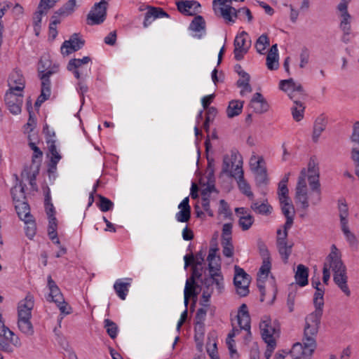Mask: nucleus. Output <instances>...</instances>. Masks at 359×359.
Here are the masks:
<instances>
[{
	"mask_svg": "<svg viewBox=\"0 0 359 359\" xmlns=\"http://www.w3.org/2000/svg\"><path fill=\"white\" fill-rule=\"evenodd\" d=\"M333 271V280L341 291L346 296L350 297L351 292L348 285L347 270L341 260V255L335 245L331 246V252L325 259L323 269V282L327 285L330 273Z\"/></svg>",
	"mask_w": 359,
	"mask_h": 359,
	"instance_id": "obj_1",
	"label": "nucleus"
},
{
	"mask_svg": "<svg viewBox=\"0 0 359 359\" xmlns=\"http://www.w3.org/2000/svg\"><path fill=\"white\" fill-rule=\"evenodd\" d=\"M217 251V249L214 248L209 250L207 260L208 262L210 276L205 278L203 284L208 289H212V286L215 285L218 292H221L223 288V277L219 272V257L216 256Z\"/></svg>",
	"mask_w": 359,
	"mask_h": 359,
	"instance_id": "obj_2",
	"label": "nucleus"
},
{
	"mask_svg": "<svg viewBox=\"0 0 359 359\" xmlns=\"http://www.w3.org/2000/svg\"><path fill=\"white\" fill-rule=\"evenodd\" d=\"M212 4L215 11L217 12L218 9L221 16L227 22H234L235 18L240 14L247 16L249 22L252 20V13L248 8L244 7L236 10L231 6V0H213Z\"/></svg>",
	"mask_w": 359,
	"mask_h": 359,
	"instance_id": "obj_3",
	"label": "nucleus"
},
{
	"mask_svg": "<svg viewBox=\"0 0 359 359\" xmlns=\"http://www.w3.org/2000/svg\"><path fill=\"white\" fill-rule=\"evenodd\" d=\"M306 177L311 189L310 192L311 204L317 205L321 201V191L319 182V169L318 164L313 158H311L309 162Z\"/></svg>",
	"mask_w": 359,
	"mask_h": 359,
	"instance_id": "obj_4",
	"label": "nucleus"
},
{
	"mask_svg": "<svg viewBox=\"0 0 359 359\" xmlns=\"http://www.w3.org/2000/svg\"><path fill=\"white\" fill-rule=\"evenodd\" d=\"M306 177L311 189L310 192L311 204L317 205L321 201V191L319 182V169L318 164L313 158H311L309 162Z\"/></svg>",
	"mask_w": 359,
	"mask_h": 359,
	"instance_id": "obj_5",
	"label": "nucleus"
},
{
	"mask_svg": "<svg viewBox=\"0 0 359 359\" xmlns=\"http://www.w3.org/2000/svg\"><path fill=\"white\" fill-rule=\"evenodd\" d=\"M47 280L48 287L50 291L47 300L55 303L62 313L69 314L71 313V308L65 301L60 288L50 276H48Z\"/></svg>",
	"mask_w": 359,
	"mask_h": 359,
	"instance_id": "obj_6",
	"label": "nucleus"
},
{
	"mask_svg": "<svg viewBox=\"0 0 359 359\" xmlns=\"http://www.w3.org/2000/svg\"><path fill=\"white\" fill-rule=\"evenodd\" d=\"M322 315V311L315 310L306 317L304 339L316 341V337L318 332Z\"/></svg>",
	"mask_w": 359,
	"mask_h": 359,
	"instance_id": "obj_7",
	"label": "nucleus"
},
{
	"mask_svg": "<svg viewBox=\"0 0 359 359\" xmlns=\"http://www.w3.org/2000/svg\"><path fill=\"white\" fill-rule=\"evenodd\" d=\"M262 337L265 342L276 343L279 337V326L273 323L269 316H264L260 324Z\"/></svg>",
	"mask_w": 359,
	"mask_h": 359,
	"instance_id": "obj_8",
	"label": "nucleus"
},
{
	"mask_svg": "<svg viewBox=\"0 0 359 359\" xmlns=\"http://www.w3.org/2000/svg\"><path fill=\"white\" fill-rule=\"evenodd\" d=\"M303 344L297 343L293 345L290 354L294 359H310L316 347V342L311 339L306 340L303 338Z\"/></svg>",
	"mask_w": 359,
	"mask_h": 359,
	"instance_id": "obj_9",
	"label": "nucleus"
},
{
	"mask_svg": "<svg viewBox=\"0 0 359 359\" xmlns=\"http://www.w3.org/2000/svg\"><path fill=\"white\" fill-rule=\"evenodd\" d=\"M295 191L296 200L301 203L302 208L307 209L309 206V198L311 199V197L310 196H308L306 170L305 168H303L300 172Z\"/></svg>",
	"mask_w": 359,
	"mask_h": 359,
	"instance_id": "obj_10",
	"label": "nucleus"
},
{
	"mask_svg": "<svg viewBox=\"0 0 359 359\" xmlns=\"http://www.w3.org/2000/svg\"><path fill=\"white\" fill-rule=\"evenodd\" d=\"M287 236L288 230H285V229H283V231L281 229L277 231L276 245L278 252L285 262H287L294 245L292 241H287Z\"/></svg>",
	"mask_w": 359,
	"mask_h": 359,
	"instance_id": "obj_11",
	"label": "nucleus"
},
{
	"mask_svg": "<svg viewBox=\"0 0 359 359\" xmlns=\"http://www.w3.org/2000/svg\"><path fill=\"white\" fill-rule=\"evenodd\" d=\"M234 269L235 275L233 282L237 293L241 297H245L249 293V285L250 283V276L238 266H235Z\"/></svg>",
	"mask_w": 359,
	"mask_h": 359,
	"instance_id": "obj_12",
	"label": "nucleus"
},
{
	"mask_svg": "<svg viewBox=\"0 0 359 359\" xmlns=\"http://www.w3.org/2000/svg\"><path fill=\"white\" fill-rule=\"evenodd\" d=\"M107 6L105 0L96 3L88 15V24L93 25L103 22L106 18Z\"/></svg>",
	"mask_w": 359,
	"mask_h": 359,
	"instance_id": "obj_13",
	"label": "nucleus"
},
{
	"mask_svg": "<svg viewBox=\"0 0 359 359\" xmlns=\"http://www.w3.org/2000/svg\"><path fill=\"white\" fill-rule=\"evenodd\" d=\"M278 198L282 212L286 218V222L283 225V229L289 230L293 224L295 214L294 208L288 194L278 195Z\"/></svg>",
	"mask_w": 359,
	"mask_h": 359,
	"instance_id": "obj_14",
	"label": "nucleus"
},
{
	"mask_svg": "<svg viewBox=\"0 0 359 359\" xmlns=\"http://www.w3.org/2000/svg\"><path fill=\"white\" fill-rule=\"evenodd\" d=\"M237 154L234 152H232L230 156L228 154L224 156L221 175H226L227 176L233 178L237 177L236 169L237 167L240 169H243L242 161H238L237 164L234 165L237 161Z\"/></svg>",
	"mask_w": 359,
	"mask_h": 359,
	"instance_id": "obj_15",
	"label": "nucleus"
},
{
	"mask_svg": "<svg viewBox=\"0 0 359 359\" xmlns=\"http://www.w3.org/2000/svg\"><path fill=\"white\" fill-rule=\"evenodd\" d=\"M55 73H56L55 68L52 71H48L47 73H46V74H41L39 76L41 80V90L40 95L35 102L36 107H39L43 102H44L50 97L51 95V82L50 80V76Z\"/></svg>",
	"mask_w": 359,
	"mask_h": 359,
	"instance_id": "obj_16",
	"label": "nucleus"
},
{
	"mask_svg": "<svg viewBox=\"0 0 359 359\" xmlns=\"http://www.w3.org/2000/svg\"><path fill=\"white\" fill-rule=\"evenodd\" d=\"M23 95L22 92L8 90L5 95L6 104L13 114H18L21 112Z\"/></svg>",
	"mask_w": 359,
	"mask_h": 359,
	"instance_id": "obj_17",
	"label": "nucleus"
},
{
	"mask_svg": "<svg viewBox=\"0 0 359 359\" xmlns=\"http://www.w3.org/2000/svg\"><path fill=\"white\" fill-rule=\"evenodd\" d=\"M279 88L287 93L290 99H294L295 94L304 96V90L299 83H296L292 79L282 80L280 81Z\"/></svg>",
	"mask_w": 359,
	"mask_h": 359,
	"instance_id": "obj_18",
	"label": "nucleus"
},
{
	"mask_svg": "<svg viewBox=\"0 0 359 359\" xmlns=\"http://www.w3.org/2000/svg\"><path fill=\"white\" fill-rule=\"evenodd\" d=\"M13 346H20V340L18 337H14V333L12 331H6L4 334L0 336V351L12 353Z\"/></svg>",
	"mask_w": 359,
	"mask_h": 359,
	"instance_id": "obj_19",
	"label": "nucleus"
},
{
	"mask_svg": "<svg viewBox=\"0 0 359 359\" xmlns=\"http://www.w3.org/2000/svg\"><path fill=\"white\" fill-rule=\"evenodd\" d=\"M248 35L245 32H243L239 35L236 36L234 40V57L236 60H241L243 58L245 54L247 53L249 46L246 44Z\"/></svg>",
	"mask_w": 359,
	"mask_h": 359,
	"instance_id": "obj_20",
	"label": "nucleus"
},
{
	"mask_svg": "<svg viewBox=\"0 0 359 359\" xmlns=\"http://www.w3.org/2000/svg\"><path fill=\"white\" fill-rule=\"evenodd\" d=\"M348 6L345 4H339L337 10L339 13L340 18L339 27L344 32V35H348L351 33V16L347 11Z\"/></svg>",
	"mask_w": 359,
	"mask_h": 359,
	"instance_id": "obj_21",
	"label": "nucleus"
},
{
	"mask_svg": "<svg viewBox=\"0 0 359 359\" xmlns=\"http://www.w3.org/2000/svg\"><path fill=\"white\" fill-rule=\"evenodd\" d=\"M84 45V41L79 38L76 34H73L69 40L65 41L61 46V53L68 55L81 49Z\"/></svg>",
	"mask_w": 359,
	"mask_h": 359,
	"instance_id": "obj_22",
	"label": "nucleus"
},
{
	"mask_svg": "<svg viewBox=\"0 0 359 359\" xmlns=\"http://www.w3.org/2000/svg\"><path fill=\"white\" fill-rule=\"evenodd\" d=\"M34 297L31 294L28 293L25 298L18 304V318H31L32 310L34 308Z\"/></svg>",
	"mask_w": 359,
	"mask_h": 359,
	"instance_id": "obj_23",
	"label": "nucleus"
},
{
	"mask_svg": "<svg viewBox=\"0 0 359 359\" xmlns=\"http://www.w3.org/2000/svg\"><path fill=\"white\" fill-rule=\"evenodd\" d=\"M250 107L257 114L264 113L269 109V105L266 99L259 93L253 95L250 102Z\"/></svg>",
	"mask_w": 359,
	"mask_h": 359,
	"instance_id": "obj_24",
	"label": "nucleus"
},
{
	"mask_svg": "<svg viewBox=\"0 0 359 359\" xmlns=\"http://www.w3.org/2000/svg\"><path fill=\"white\" fill-rule=\"evenodd\" d=\"M59 0H41L38 6V11L34 13L33 17V23L36 27H39L41 22V17L46 14L47 11L53 8L55 3Z\"/></svg>",
	"mask_w": 359,
	"mask_h": 359,
	"instance_id": "obj_25",
	"label": "nucleus"
},
{
	"mask_svg": "<svg viewBox=\"0 0 359 359\" xmlns=\"http://www.w3.org/2000/svg\"><path fill=\"white\" fill-rule=\"evenodd\" d=\"M194 275L197 276L198 278L201 276V273L197 275L194 271L193 275L187 280L184 295V304L187 306L189 304V299L191 297H196L198 294V292L196 291L197 288H199V286L196 284Z\"/></svg>",
	"mask_w": 359,
	"mask_h": 359,
	"instance_id": "obj_26",
	"label": "nucleus"
},
{
	"mask_svg": "<svg viewBox=\"0 0 359 359\" xmlns=\"http://www.w3.org/2000/svg\"><path fill=\"white\" fill-rule=\"evenodd\" d=\"M25 81L19 71L13 72L8 79V90L22 92L25 88Z\"/></svg>",
	"mask_w": 359,
	"mask_h": 359,
	"instance_id": "obj_27",
	"label": "nucleus"
},
{
	"mask_svg": "<svg viewBox=\"0 0 359 359\" xmlns=\"http://www.w3.org/2000/svg\"><path fill=\"white\" fill-rule=\"evenodd\" d=\"M178 11L188 15H194L198 12L201 4L196 1H180L177 2Z\"/></svg>",
	"mask_w": 359,
	"mask_h": 359,
	"instance_id": "obj_28",
	"label": "nucleus"
},
{
	"mask_svg": "<svg viewBox=\"0 0 359 359\" xmlns=\"http://www.w3.org/2000/svg\"><path fill=\"white\" fill-rule=\"evenodd\" d=\"M237 318L241 330H246L248 334H250V317L246 304H243L240 306Z\"/></svg>",
	"mask_w": 359,
	"mask_h": 359,
	"instance_id": "obj_29",
	"label": "nucleus"
},
{
	"mask_svg": "<svg viewBox=\"0 0 359 359\" xmlns=\"http://www.w3.org/2000/svg\"><path fill=\"white\" fill-rule=\"evenodd\" d=\"M168 17V14L162 8L151 7L147 11L143 22V26L147 27L155 19L158 18Z\"/></svg>",
	"mask_w": 359,
	"mask_h": 359,
	"instance_id": "obj_30",
	"label": "nucleus"
},
{
	"mask_svg": "<svg viewBox=\"0 0 359 359\" xmlns=\"http://www.w3.org/2000/svg\"><path fill=\"white\" fill-rule=\"evenodd\" d=\"M189 202V198L187 197L178 205L180 210L176 214V219L180 222H187L190 219L191 208Z\"/></svg>",
	"mask_w": 359,
	"mask_h": 359,
	"instance_id": "obj_31",
	"label": "nucleus"
},
{
	"mask_svg": "<svg viewBox=\"0 0 359 359\" xmlns=\"http://www.w3.org/2000/svg\"><path fill=\"white\" fill-rule=\"evenodd\" d=\"M237 177V183L238 185V188L241 191L246 195L248 197H252L253 194L251 191L250 186L249 184L245 180L243 176V169H240L238 167L236 169Z\"/></svg>",
	"mask_w": 359,
	"mask_h": 359,
	"instance_id": "obj_32",
	"label": "nucleus"
},
{
	"mask_svg": "<svg viewBox=\"0 0 359 359\" xmlns=\"http://www.w3.org/2000/svg\"><path fill=\"white\" fill-rule=\"evenodd\" d=\"M47 143L50 144L49 145V151L50 153V171H54L57 168V164L61 159L62 156L59 154L57 150L56 146L55 144L54 140H47Z\"/></svg>",
	"mask_w": 359,
	"mask_h": 359,
	"instance_id": "obj_33",
	"label": "nucleus"
},
{
	"mask_svg": "<svg viewBox=\"0 0 359 359\" xmlns=\"http://www.w3.org/2000/svg\"><path fill=\"white\" fill-rule=\"evenodd\" d=\"M309 269L303 264H299L295 273V280L297 283L304 287L308 284Z\"/></svg>",
	"mask_w": 359,
	"mask_h": 359,
	"instance_id": "obj_34",
	"label": "nucleus"
},
{
	"mask_svg": "<svg viewBox=\"0 0 359 359\" xmlns=\"http://www.w3.org/2000/svg\"><path fill=\"white\" fill-rule=\"evenodd\" d=\"M130 285V283L129 282H124L122 279H118L115 282L114 289L116 294L122 300L126 299Z\"/></svg>",
	"mask_w": 359,
	"mask_h": 359,
	"instance_id": "obj_35",
	"label": "nucleus"
},
{
	"mask_svg": "<svg viewBox=\"0 0 359 359\" xmlns=\"http://www.w3.org/2000/svg\"><path fill=\"white\" fill-rule=\"evenodd\" d=\"M243 107V102L239 100H232L229 102L226 109V114L229 118H233L239 115Z\"/></svg>",
	"mask_w": 359,
	"mask_h": 359,
	"instance_id": "obj_36",
	"label": "nucleus"
},
{
	"mask_svg": "<svg viewBox=\"0 0 359 359\" xmlns=\"http://www.w3.org/2000/svg\"><path fill=\"white\" fill-rule=\"evenodd\" d=\"M15 208L18 217L22 219H29L32 217L29 212V206L25 201L15 203Z\"/></svg>",
	"mask_w": 359,
	"mask_h": 359,
	"instance_id": "obj_37",
	"label": "nucleus"
},
{
	"mask_svg": "<svg viewBox=\"0 0 359 359\" xmlns=\"http://www.w3.org/2000/svg\"><path fill=\"white\" fill-rule=\"evenodd\" d=\"M31 318H18V325L20 330L28 335L31 336L34 333V328L30 320Z\"/></svg>",
	"mask_w": 359,
	"mask_h": 359,
	"instance_id": "obj_38",
	"label": "nucleus"
},
{
	"mask_svg": "<svg viewBox=\"0 0 359 359\" xmlns=\"http://www.w3.org/2000/svg\"><path fill=\"white\" fill-rule=\"evenodd\" d=\"M326 124V120L322 116L318 117L316 120L313 132V140L314 142L318 141L321 133L325 130Z\"/></svg>",
	"mask_w": 359,
	"mask_h": 359,
	"instance_id": "obj_39",
	"label": "nucleus"
},
{
	"mask_svg": "<svg viewBox=\"0 0 359 359\" xmlns=\"http://www.w3.org/2000/svg\"><path fill=\"white\" fill-rule=\"evenodd\" d=\"M56 69V73L59 70V66L57 65H51V62L46 57H42L39 64L38 72L39 76L41 74H46L48 71H52Z\"/></svg>",
	"mask_w": 359,
	"mask_h": 359,
	"instance_id": "obj_40",
	"label": "nucleus"
},
{
	"mask_svg": "<svg viewBox=\"0 0 359 359\" xmlns=\"http://www.w3.org/2000/svg\"><path fill=\"white\" fill-rule=\"evenodd\" d=\"M338 210L341 226L348 224V208L344 200L339 201Z\"/></svg>",
	"mask_w": 359,
	"mask_h": 359,
	"instance_id": "obj_41",
	"label": "nucleus"
},
{
	"mask_svg": "<svg viewBox=\"0 0 359 359\" xmlns=\"http://www.w3.org/2000/svg\"><path fill=\"white\" fill-rule=\"evenodd\" d=\"M28 140H29V146L30 149L34 151L32 155V163H36L37 165L41 161L43 156V152L41 149L36 145L34 142H32V139L30 135H28Z\"/></svg>",
	"mask_w": 359,
	"mask_h": 359,
	"instance_id": "obj_42",
	"label": "nucleus"
},
{
	"mask_svg": "<svg viewBox=\"0 0 359 359\" xmlns=\"http://www.w3.org/2000/svg\"><path fill=\"white\" fill-rule=\"evenodd\" d=\"M294 107H292L291 109L292 117L296 121H299L304 117V111L305 107L301 102L297 100H294Z\"/></svg>",
	"mask_w": 359,
	"mask_h": 359,
	"instance_id": "obj_43",
	"label": "nucleus"
},
{
	"mask_svg": "<svg viewBox=\"0 0 359 359\" xmlns=\"http://www.w3.org/2000/svg\"><path fill=\"white\" fill-rule=\"evenodd\" d=\"M251 209L257 214L269 215L271 212V207L265 203L252 202L250 206Z\"/></svg>",
	"mask_w": 359,
	"mask_h": 359,
	"instance_id": "obj_44",
	"label": "nucleus"
},
{
	"mask_svg": "<svg viewBox=\"0 0 359 359\" xmlns=\"http://www.w3.org/2000/svg\"><path fill=\"white\" fill-rule=\"evenodd\" d=\"M325 293V289L321 288H317L316 290V292L314 294L313 297V303L316 308V311L320 310L323 312V308L324 305V300H323V296Z\"/></svg>",
	"mask_w": 359,
	"mask_h": 359,
	"instance_id": "obj_45",
	"label": "nucleus"
},
{
	"mask_svg": "<svg viewBox=\"0 0 359 359\" xmlns=\"http://www.w3.org/2000/svg\"><path fill=\"white\" fill-rule=\"evenodd\" d=\"M215 191V187L213 184L208 185L206 188L203 189L201 191L202 202L201 205L203 208L208 212L210 210V203L208 199V194Z\"/></svg>",
	"mask_w": 359,
	"mask_h": 359,
	"instance_id": "obj_46",
	"label": "nucleus"
},
{
	"mask_svg": "<svg viewBox=\"0 0 359 359\" xmlns=\"http://www.w3.org/2000/svg\"><path fill=\"white\" fill-rule=\"evenodd\" d=\"M270 44L269 39L266 34H262L257 40L255 48L260 54H264V51Z\"/></svg>",
	"mask_w": 359,
	"mask_h": 359,
	"instance_id": "obj_47",
	"label": "nucleus"
},
{
	"mask_svg": "<svg viewBox=\"0 0 359 359\" xmlns=\"http://www.w3.org/2000/svg\"><path fill=\"white\" fill-rule=\"evenodd\" d=\"M11 193L15 203L23 201L25 199L24 188L21 185L13 187Z\"/></svg>",
	"mask_w": 359,
	"mask_h": 359,
	"instance_id": "obj_48",
	"label": "nucleus"
},
{
	"mask_svg": "<svg viewBox=\"0 0 359 359\" xmlns=\"http://www.w3.org/2000/svg\"><path fill=\"white\" fill-rule=\"evenodd\" d=\"M240 330L236 328H233L232 331L229 333L226 339V344L229 350L231 357H233L234 354H236V350L235 348V342L233 338L239 333Z\"/></svg>",
	"mask_w": 359,
	"mask_h": 359,
	"instance_id": "obj_49",
	"label": "nucleus"
},
{
	"mask_svg": "<svg viewBox=\"0 0 359 359\" xmlns=\"http://www.w3.org/2000/svg\"><path fill=\"white\" fill-rule=\"evenodd\" d=\"M75 5L76 0H69L62 8L58 9L55 14H58L60 16H67L74 11Z\"/></svg>",
	"mask_w": 359,
	"mask_h": 359,
	"instance_id": "obj_50",
	"label": "nucleus"
},
{
	"mask_svg": "<svg viewBox=\"0 0 359 359\" xmlns=\"http://www.w3.org/2000/svg\"><path fill=\"white\" fill-rule=\"evenodd\" d=\"M72 72L74 76L79 80H84L90 73V68H86L84 65H81L79 68L68 69Z\"/></svg>",
	"mask_w": 359,
	"mask_h": 359,
	"instance_id": "obj_51",
	"label": "nucleus"
},
{
	"mask_svg": "<svg viewBox=\"0 0 359 359\" xmlns=\"http://www.w3.org/2000/svg\"><path fill=\"white\" fill-rule=\"evenodd\" d=\"M104 328L106 329V331L109 336L111 339H115L117 336L118 333V326L117 325L113 322L112 320L109 319H105L104 321Z\"/></svg>",
	"mask_w": 359,
	"mask_h": 359,
	"instance_id": "obj_52",
	"label": "nucleus"
},
{
	"mask_svg": "<svg viewBox=\"0 0 359 359\" xmlns=\"http://www.w3.org/2000/svg\"><path fill=\"white\" fill-rule=\"evenodd\" d=\"M209 307L203 306L201 309H198L196 313V330L197 331L198 327L199 329L203 328V323L205 319V316L208 312V309Z\"/></svg>",
	"mask_w": 359,
	"mask_h": 359,
	"instance_id": "obj_53",
	"label": "nucleus"
},
{
	"mask_svg": "<svg viewBox=\"0 0 359 359\" xmlns=\"http://www.w3.org/2000/svg\"><path fill=\"white\" fill-rule=\"evenodd\" d=\"M255 175V179L257 184H264L267 181L266 169L264 165L253 170Z\"/></svg>",
	"mask_w": 359,
	"mask_h": 359,
	"instance_id": "obj_54",
	"label": "nucleus"
},
{
	"mask_svg": "<svg viewBox=\"0 0 359 359\" xmlns=\"http://www.w3.org/2000/svg\"><path fill=\"white\" fill-rule=\"evenodd\" d=\"M271 267V259H262V264L257 273V276L263 278V279H266L270 272Z\"/></svg>",
	"mask_w": 359,
	"mask_h": 359,
	"instance_id": "obj_55",
	"label": "nucleus"
},
{
	"mask_svg": "<svg viewBox=\"0 0 359 359\" xmlns=\"http://www.w3.org/2000/svg\"><path fill=\"white\" fill-rule=\"evenodd\" d=\"M222 245L223 247V255L227 257H232L233 255V246L231 242V238H222Z\"/></svg>",
	"mask_w": 359,
	"mask_h": 359,
	"instance_id": "obj_56",
	"label": "nucleus"
},
{
	"mask_svg": "<svg viewBox=\"0 0 359 359\" xmlns=\"http://www.w3.org/2000/svg\"><path fill=\"white\" fill-rule=\"evenodd\" d=\"M254 222V218L251 215L241 216L238 220V224L243 231L248 230Z\"/></svg>",
	"mask_w": 359,
	"mask_h": 359,
	"instance_id": "obj_57",
	"label": "nucleus"
},
{
	"mask_svg": "<svg viewBox=\"0 0 359 359\" xmlns=\"http://www.w3.org/2000/svg\"><path fill=\"white\" fill-rule=\"evenodd\" d=\"M205 20L203 17L198 15L192 20L189 28L194 32H200L205 29Z\"/></svg>",
	"mask_w": 359,
	"mask_h": 359,
	"instance_id": "obj_58",
	"label": "nucleus"
},
{
	"mask_svg": "<svg viewBox=\"0 0 359 359\" xmlns=\"http://www.w3.org/2000/svg\"><path fill=\"white\" fill-rule=\"evenodd\" d=\"M90 61V58L88 56L83 57L82 59H72L67 65V69L79 68L81 65L88 64Z\"/></svg>",
	"mask_w": 359,
	"mask_h": 359,
	"instance_id": "obj_59",
	"label": "nucleus"
},
{
	"mask_svg": "<svg viewBox=\"0 0 359 359\" xmlns=\"http://www.w3.org/2000/svg\"><path fill=\"white\" fill-rule=\"evenodd\" d=\"M26 224L25 232L27 237L32 238L36 233V224L32 217L23 220Z\"/></svg>",
	"mask_w": 359,
	"mask_h": 359,
	"instance_id": "obj_60",
	"label": "nucleus"
},
{
	"mask_svg": "<svg viewBox=\"0 0 359 359\" xmlns=\"http://www.w3.org/2000/svg\"><path fill=\"white\" fill-rule=\"evenodd\" d=\"M266 66L269 69L274 70L278 67V55L268 53L266 57Z\"/></svg>",
	"mask_w": 359,
	"mask_h": 359,
	"instance_id": "obj_61",
	"label": "nucleus"
},
{
	"mask_svg": "<svg viewBox=\"0 0 359 359\" xmlns=\"http://www.w3.org/2000/svg\"><path fill=\"white\" fill-rule=\"evenodd\" d=\"M290 175V172L285 174L281 181L279 182L278 191V195L288 194L289 190L287 189V184L288 182Z\"/></svg>",
	"mask_w": 359,
	"mask_h": 359,
	"instance_id": "obj_62",
	"label": "nucleus"
},
{
	"mask_svg": "<svg viewBox=\"0 0 359 359\" xmlns=\"http://www.w3.org/2000/svg\"><path fill=\"white\" fill-rule=\"evenodd\" d=\"M98 197L100 198L99 208L101 211L107 212L113 208L114 203L109 199L101 195H98Z\"/></svg>",
	"mask_w": 359,
	"mask_h": 359,
	"instance_id": "obj_63",
	"label": "nucleus"
},
{
	"mask_svg": "<svg viewBox=\"0 0 359 359\" xmlns=\"http://www.w3.org/2000/svg\"><path fill=\"white\" fill-rule=\"evenodd\" d=\"M341 231H343L344 234L345 235L346 240L349 242L351 245H355L357 243V239L355 236L351 232V231L348 229V224L342 225L341 226Z\"/></svg>",
	"mask_w": 359,
	"mask_h": 359,
	"instance_id": "obj_64",
	"label": "nucleus"
}]
</instances>
